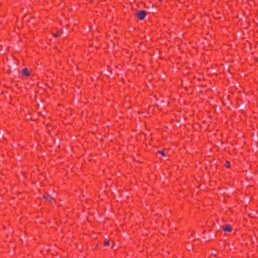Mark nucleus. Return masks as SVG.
Wrapping results in <instances>:
<instances>
[{"label": "nucleus", "instance_id": "5", "mask_svg": "<svg viewBox=\"0 0 258 258\" xmlns=\"http://www.w3.org/2000/svg\"><path fill=\"white\" fill-rule=\"evenodd\" d=\"M61 34V31H58L56 33H54L53 34V36L55 37H58V36H60Z\"/></svg>", "mask_w": 258, "mask_h": 258}, {"label": "nucleus", "instance_id": "8", "mask_svg": "<svg viewBox=\"0 0 258 258\" xmlns=\"http://www.w3.org/2000/svg\"><path fill=\"white\" fill-rule=\"evenodd\" d=\"M158 153L161 154L163 156H165V153L163 151H158Z\"/></svg>", "mask_w": 258, "mask_h": 258}, {"label": "nucleus", "instance_id": "4", "mask_svg": "<svg viewBox=\"0 0 258 258\" xmlns=\"http://www.w3.org/2000/svg\"><path fill=\"white\" fill-rule=\"evenodd\" d=\"M43 198L46 200L48 201L50 203H52L53 201H54V200L49 195L44 196Z\"/></svg>", "mask_w": 258, "mask_h": 258}, {"label": "nucleus", "instance_id": "6", "mask_svg": "<svg viewBox=\"0 0 258 258\" xmlns=\"http://www.w3.org/2000/svg\"><path fill=\"white\" fill-rule=\"evenodd\" d=\"M225 166L226 167H228L229 168L230 166V163L229 162H226L225 164Z\"/></svg>", "mask_w": 258, "mask_h": 258}, {"label": "nucleus", "instance_id": "7", "mask_svg": "<svg viewBox=\"0 0 258 258\" xmlns=\"http://www.w3.org/2000/svg\"><path fill=\"white\" fill-rule=\"evenodd\" d=\"M109 241H104V245L105 246H109Z\"/></svg>", "mask_w": 258, "mask_h": 258}, {"label": "nucleus", "instance_id": "1", "mask_svg": "<svg viewBox=\"0 0 258 258\" xmlns=\"http://www.w3.org/2000/svg\"><path fill=\"white\" fill-rule=\"evenodd\" d=\"M146 16V13L144 11H140L137 13V17L140 20H143Z\"/></svg>", "mask_w": 258, "mask_h": 258}, {"label": "nucleus", "instance_id": "3", "mask_svg": "<svg viewBox=\"0 0 258 258\" xmlns=\"http://www.w3.org/2000/svg\"><path fill=\"white\" fill-rule=\"evenodd\" d=\"M22 74L24 76H29L30 75V72L27 68H25L22 70Z\"/></svg>", "mask_w": 258, "mask_h": 258}, {"label": "nucleus", "instance_id": "2", "mask_svg": "<svg viewBox=\"0 0 258 258\" xmlns=\"http://www.w3.org/2000/svg\"><path fill=\"white\" fill-rule=\"evenodd\" d=\"M221 229L225 232H230L232 230V227L231 225L228 224H225L221 226Z\"/></svg>", "mask_w": 258, "mask_h": 258}]
</instances>
